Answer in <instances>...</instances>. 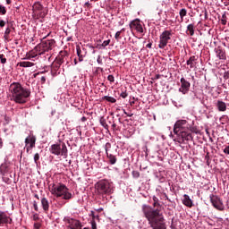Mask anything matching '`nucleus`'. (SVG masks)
Here are the masks:
<instances>
[{"mask_svg": "<svg viewBox=\"0 0 229 229\" xmlns=\"http://www.w3.org/2000/svg\"><path fill=\"white\" fill-rule=\"evenodd\" d=\"M153 207L149 205H142L141 210L144 217L148 221V225L152 229H167L165 226V218L162 214V205L157 196H153Z\"/></svg>", "mask_w": 229, "mask_h": 229, "instance_id": "nucleus-1", "label": "nucleus"}, {"mask_svg": "<svg viewBox=\"0 0 229 229\" xmlns=\"http://www.w3.org/2000/svg\"><path fill=\"white\" fill-rule=\"evenodd\" d=\"M9 92L12 94V101L19 105H24L30 96H31V91L28 89H24L19 82L12 83L9 87Z\"/></svg>", "mask_w": 229, "mask_h": 229, "instance_id": "nucleus-2", "label": "nucleus"}, {"mask_svg": "<svg viewBox=\"0 0 229 229\" xmlns=\"http://www.w3.org/2000/svg\"><path fill=\"white\" fill-rule=\"evenodd\" d=\"M50 192L53 196H55V198H62L63 199H72V193L69 191V188H67L65 184H52L50 187Z\"/></svg>", "mask_w": 229, "mask_h": 229, "instance_id": "nucleus-3", "label": "nucleus"}, {"mask_svg": "<svg viewBox=\"0 0 229 229\" xmlns=\"http://www.w3.org/2000/svg\"><path fill=\"white\" fill-rule=\"evenodd\" d=\"M95 189L100 198H106V196H110L114 192V186L108 180L98 181L95 184Z\"/></svg>", "mask_w": 229, "mask_h": 229, "instance_id": "nucleus-4", "label": "nucleus"}, {"mask_svg": "<svg viewBox=\"0 0 229 229\" xmlns=\"http://www.w3.org/2000/svg\"><path fill=\"white\" fill-rule=\"evenodd\" d=\"M55 44L56 41L55 39L44 40L36 47V51L38 55H46V53H49L55 47Z\"/></svg>", "mask_w": 229, "mask_h": 229, "instance_id": "nucleus-5", "label": "nucleus"}, {"mask_svg": "<svg viewBox=\"0 0 229 229\" xmlns=\"http://www.w3.org/2000/svg\"><path fill=\"white\" fill-rule=\"evenodd\" d=\"M67 145H65V143H56L50 147V153H52V155H55L56 157L61 155V157H67Z\"/></svg>", "mask_w": 229, "mask_h": 229, "instance_id": "nucleus-6", "label": "nucleus"}, {"mask_svg": "<svg viewBox=\"0 0 229 229\" xmlns=\"http://www.w3.org/2000/svg\"><path fill=\"white\" fill-rule=\"evenodd\" d=\"M173 35L172 30H165L159 36V49H165L167 44H169V40H171V36Z\"/></svg>", "mask_w": 229, "mask_h": 229, "instance_id": "nucleus-7", "label": "nucleus"}, {"mask_svg": "<svg viewBox=\"0 0 229 229\" xmlns=\"http://www.w3.org/2000/svg\"><path fill=\"white\" fill-rule=\"evenodd\" d=\"M209 199L214 208H216V210H219L220 212L225 210V204H223V199H221V198H219L217 195L211 194L209 196Z\"/></svg>", "mask_w": 229, "mask_h": 229, "instance_id": "nucleus-8", "label": "nucleus"}, {"mask_svg": "<svg viewBox=\"0 0 229 229\" xmlns=\"http://www.w3.org/2000/svg\"><path fill=\"white\" fill-rule=\"evenodd\" d=\"M189 130V123L187 120H178L174 125V133L178 135L180 131Z\"/></svg>", "mask_w": 229, "mask_h": 229, "instance_id": "nucleus-9", "label": "nucleus"}, {"mask_svg": "<svg viewBox=\"0 0 229 229\" xmlns=\"http://www.w3.org/2000/svg\"><path fill=\"white\" fill-rule=\"evenodd\" d=\"M64 223L69 224L68 228L70 229H81V222L80 220L66 216L64 218Z\"/></svg>", "mask_w": 229, "mask_h": 229, "instance_id": "nucleus-10", "label": "nucleus"}, {"mask_svg": "<svg viewBox=\"0 0 229 229\" xmlns=\"http://www.w3.org/2000/svg\"><path fill=\"white\" fill-rule=\"evenodd\" d=\"M176 135L181 139V141L179 140L180 143H183L185 142V140H194V137H192V133H191V131H189V129L185 131H181Z\"/></svg>", "mask_w": 229, "mask_h": 229, "instance_id": "nucleus-11", "label": "nucleus"}, {"mask_svg": "<svg viewBox=\"0 0 229 229\" xmlns=\"http://www.w3.org/2000/svg\"><path fill=\"white\" fill-rule=\"evenodd\" d=\"M33 13L37 15L38 17H46V13H42V10H44V5L40 4V2H35L32 5Z\"/></svg>", "mask_w": 229, "mask_h": 229, "instance_id": "nucleus-12", "label": "nucleus"}, {"mask_svg": "<svg viewBox=\"0 0 229 229\" xmlns=\"http://www.w3.org/2000/svg\"><path fill=\"white\" fill-rule=\"evenodd\" d=\"M129 26L131 31L135 30L136 31H138V33H144V29L142 28V23H140V19L133 20L132 21H131Z\"/></svg>", "mask_w": 229, "mask_h": 229, "instance_id": "nucleus-13", "label": "nucleus"}, {"mask_svg": "<svg viewBox=\"0 0 229 229\" xmlns=\"http://www.w3.org/2000/svg\"><path fill=\"white\" fill-rule=\"evenodd\" d=\"M191 90V82H189L185 78H181V87L179 88V92L182 94H189Z\"/></svg>", "mask_w": 229, "mask_h": 229, "instance_id": "nucleus-14", "label": "nucleus"}, {"mask_svg": "<svg viewBox=\"0 0 229 229\" xmlns=\"http://www.w3.org/2000/svg\"><path fill=\"white\" fill-rule=\"evenodd\" d=\"M111 148H112V144L110 142L106 143L105 150L106 153V157H107L111 165H114L117 162V157H115V156L108 153V151L111 149Z\"/></svg>", "mask_w": 229, "mask_h": 229, "instance_id": "nucleus-15", "label": "nucleus"}, {"mask_svg": "<svg viewBox=\"0 0 229 229\" xmlns=\"http://www.w3.org/2000/svg\"><path fill=\"white\" fill-rule=\"evenodd\" d=\"M55 60L62 65V64H69V53L67 51H61L56 56Z\"/></svg>", "mask_w": 229, "mask_h": 229, "instance_id": "nucleus-16", "label": "nucleus"}, {"mask_svg": "<svg viewBox=\"0 0 229 229\" xmlns=\"http://www.w3.org/2000/svg\"><path fill=\"white\" fill-rule=\"evenodd\" d=\"M76 53L78 56L79 62H83V58L87 56V49L85 47H81L79 45L76 46Z\"/></svg>", "mask_w": 229, "mask_h": 229, "instance_id": "nucleus-17", "label": "nucleus"}, {"mask_svg": "<svg viewBox=\"0 0 229 229\" xmlns=\"http://www.w3.org/2000/svg\"><path fill=\"white\" fill-rule=\"evenodd\" d=\"M12 225V218L8 216L4 211H0V226H4V225Z\"/></svg>", "mask_w": 229, "mask_h": 229, "instance_id": "nucleus-18", "label": "nucleus"}, {"mask_svg": "<svg viewBox=\"0 0 229 229\" xmlns=\"http://www.w3.org/2000/svg\"><path fill=\"white\" fill-rule=\"evenodd\" d=\"M215 51L219 60H226V51L222 47H217Z\"/></svg>", "mask_w": 229, "mask_h": 229, "instance_id": "nucleus-19", "label": "nucleus"}, {"mask_svg": "<svg viewBox=\"0 0 229 229\" xmlns=\"http://www.w3.org/2000/svg\"><path fill=\"white\" fill-rule=\"evenodd\" d=\"M37 142V138L35 136H29L25 139V144L28 146L30 144V148H35V143Z\"/></svg>", "mask_w": 229, "mask_h": 229, "instance_id": "nucleus-20", "label": "nucleus"}, {"mask_svg": "<svg viewBox=\"0 0 229 229\" xmlns=\"http://www.w3.org/2000/svg\"><path fill=\"white\" fill-rule=\"evenodd\" d=\"M60 67H62V64L56 59H55V61L52 63V65H51V72L53 74H56Z\"/></svg>", "mask_w": 229, "mask_h": 229, "instance_id": "nucleus-21", "label": "nucleus"}, {"mask_svg": "<svg viewBox=\"0 0 229 229\" xmlns=\"http://www.w3.org/2000/svg\"><path fill=\"white\" fill-rule=\"evenodd\" d=\"M182 204L185 205V207H188L189 208H192V199H191V197H189V195H183Z\"/></svg>", "mask_w": 229, "mask_h": 229, "instance_id": "nucleus-22", "label": "nucleus"}, {"mask_svg": "<svg viewBox=\"0 0 229 229\" xmlns=\"http://www.w3.org/2000/svg\"><path fill=\"white\" fill-rule=\"evenodd\" d=\"M198 61V57L196 55H192L186 62L187 65H190V69H194L196 67V62Z\"/></svg>", "mask_w": 229, "mask_h": 229, "instance_id": "nucleus-23", "label": "nucleus"}, {"mask_svg": "<svg viewBox=\"0 0 229 229\" xmlns=\"http://www.w3.org/2000/svg\"><path fill=\"white\" fill-rule=\"evenodd\" d=\"M41 207L44 212H49V200L46 197L41 199Z\"/></svg>", "mask_w": 229, "mask_h": 229, "instance_id": "nucleus-24", "label": "nucleus"}, {"mask_svg": "<svg viewBox=\"0 0 229 229\" xmlns=\"http://www.w3.org/2000/svg\"><path fill=\"white\" fill-rule=\"evenodd\" d=\"M216 106L219 112H226V103L221 100H218L216 103Z\"/></svg>", "mask_w": 229, "mask_h": 229, "instance_id": "nucleus-25", "label": "nucleus"}, {"mask_svg": "<svg viewBox=\"0 0 229 229\" xmlns=\"http://www.w3.org/2000/svg\"><path fill=\"white\" fill-rule=\"evenodd\" d=\"M41 55L38 54V52L37 51V47H35V48L29 52V55H28V60L31 59V58H37V56H40Z\"/></svg>", "mask_w": 229, "mask_h": 229, "instance_id": "nucleus-26", "label": "nucleus"}, {"mask_svg": "<svg viewBox=\"0 0 229 229\" xmlns=\"http://www.w3.org/2000/svg\"><path fill=\"white\" fill-rule=\"evenodd\" d=\"M10 33H12V29L10 28V25H8L4 34V40H10Z\"/></svg>", "mask_w": 229, "mask_h": 229, "instance_id": "nucleus-27", "label": "nucleus"}, {"mask_svg": "<svg viewBox=\"0 0 229 229\" xmlns=\"http://www.w3.org/2000/svg\"><path fill=\"white\" fill-rule=\"evenodd\" d=\"M18 65L20 67H33V65H35V64L31 63V62H20V63H18Z\"/></svg>", "mask_w": 229, "mask_h": 229, "instance_id": "nucleus-28", "label": "nucleus"}, {"mask_svg": "<svg viewBox=\"0 0 229 229\" xmlns=\"http://www.w3.org/2000/svg\"><path fill=\"white\" fill-rule=\"evenodd\" d=\"M103 101H108V103H116L117 99L110 96H104L102 98Z\"/></svg>", "mask_w": 229, "mask_h": 229, "instance_id": "nucleus-29", "label": "nucleus"}, {"mask_svg": "<svg viewBox=\"0 0 229 229\" xmlns=\"http://www.w3.org/2000/svg\"><path fill=\"white\" fill-rule=\"evenodd\" d=\"M179 15L181 18V22H183V17L187 16V9H185V8L181 9L179 12Z\"/></svg>", "mask_w": 229, "mask_h": 229, "instance_id": "nucleus-30", "label": "nucleus"}, {"mask_svg": "<svg viewBox=\"0 0 229 229\" xmlns=\"http://www.w3.org/2000/svg\"><path fill=\"white\" fill-rule=\"evenodd\" d=\"M227 21H228V17L226 16V12H225L222 14V18L220 19V22H221V24H223V26H226Z\"/></svg>", "mask_w": 229, "mask_h": 229, "instance_id": "nucleus-31", "label": "nucleus"}, {"mask_svg": "<svg viewBox=\"0 0 229 229\" xmlns=\"http://www.w3.org/2000/svg\"><path fill=\"white\" fill-rule=\"evenodd\" d=\"M187 31H189L191 37H194V24H189L187 26Z\"/></svg>", "mask_w": 229, "mask_h": 229, "instance_id": "nucleus-32", "label": "nucleus"}, {"mask_svg": "<svg viewBox=\"0 0 229 229\" xmlns=\"http://www.w3.org/2000/svg\"><path fill=\"white\" fill-rule=\"evenodd\" d=\"M100 124L103 126V128H105V130H108V124L106 123L105 117L100 118Z\"/></svg>", "mask_w": 229, "mask_h": 229, "instance_id": "nucleus-33", "label": "nucleus"}, {"mask_svg": "<svg viewBox=\"0 0 229 229\" xmlns=\"http://www.w3.org/2000/svg\"><path fill=\"white\" fill-rule=\"evenodd\" d=\"M0 15H6V7L0 5Z\"/></svg>", "mask_w": 229, "mask_h": 229, "instance_id": "nucleus-34", "label": "nucleus"}, {"mask_svg": "<svg viewBox=\"0 0 229 229\" xmlns=\"http://www.w3.org/2000/svg\"><path fill=\"white\" fill-rule=\"evenodd\" d=\"M121 32L120 31H117L114 35V38L115 40H121L123 38V37H121Z\"/></svg>", "mask_w": 229, "mask_h": 229, "instance_id": "nucleus-35", "label": "nucleus"}, {"mask_svg": "<svg viewBox=\"0 0 229 229\" xmlns=\"http://www.w3.org/2000/svg\"><path fill=\"white\" fill-rule=\"evenodd\" d=\"M38 160H40V155L38 153H36L34 155V162H35V164H38Z\"/></svg>", "mask_w": 229, "mask_h": 229, "instance_id": "nucleus-36", "label": "nucleus"}, {"mask_svg": "<svg viewBox=\"0 0 229 229\" xmlns=\"http://www.w3.org/2000/svg\"><path fill=\"white\" fill-rule=\"evenodd\" d=\"M189 131L191 133H198V129H196V127H190L189 126Z\"/></svg>", "mask_w": 229, "mask_h": 229, "instance_id": "nucleus-37", "label": "nucleus"}, {"mask_svg": "<svg viewBox=\"0 0 229 229\" xmlns=\"http://www.w3.org/2000/svg\"><path fill=\"white\" fill-rule=\"evenodd\" d=\"M0 62L1 64H6V57H4V55H0Z\"/></svg>", "mask_w": 229, "mask_h": 229, "instance_id": "nucleus-38", "label": "nucleus"}, {"mask_svg": "<svg viewBox=\"0 0 229 229\" xmlns=\"http://www.w3.org/2000/svg\"><path fill=\"white\" fill-rule=\"evenodd\" d=\"M133 178H139L140 176V173L139 171H132Z\"/></svg>", "mask_w": 229, "mask_h": 229, "instance_id": "nucleus-39", "label": "nucleus"}, {"mask_svg": "<svg viewBox=\"0 0 229 229\" xmlns=\"http://www.w3.org/2000/svg\"><path fill=\"white\" fill-rule=\"evenodd\" d=\"M107 80L111 83H114L115 81V78L114 77V75H108Z\"/></svg>", "mask_w": 229, "mask_h": 229, "instance_id": "nucleus-40", "label": "nucleus"}, {"mask_svg": "<svg viewBox=\"0 0 229 229\" xmlns=\"http://www.w3.org/2000/svg\"><path fill=\"white\" fill-rule=\"evenodd\" d=\"M109 44H110V39L105 40V41L101 44V47H106V46H108Z\"/></svg>", "mask_w": 229, "mask_h": 229, "instance_id": "nucleus-41", "label": "nucleus"}, {"mask_svg": "<svg viewBox=\"0 0 229 229\" xmlns=\"http://www.w3.org/2000/svg\"><path fill=\"white\" fill-rule=\"evenodd\" d=\"M91 228L92 229H98V225L96 224V220L91 221Z\"/></svg>", "mask_w": 229, "mask_h": 229, "instance_id": "nucleus-42", "label": "nucleus"}, {"mask_svg": "<svg viewBox=\"0 0 229 229\" xmlns=\"http://www.w3.org/2000/svg\"><path fill=\"white\" fill-rule=\"evenodd\" d=\"M33 208H34V210H36V212H38V204H37V201L33 202Z\"/></svg>", "mask_w": 229, "mask_h": 229, "instance_id": "nucleus-43", "label": "nucleus"}, {"mask_svg": "<svg viewBox=\"0 0 229 229\" xmlns=\"http://www.w3.org/2000/svg\"><path fill=\"white\" fill-rule=\"evenodd\" d=\"M120 96H121V98H123V99H126V98H128V93H126V91H124V92H122Z\"/></svg>", "mask_w": 229, "mask_h": 229, "instance_id": "nucleus-44", "label": "nucleus"}, {"mask_svg": "<svg viewBox=\"0 0 229 229\" xmlns=\"http://www.w3.org/2000/svg\"><path fill=\"white\" fill-rule=\"evenodd\" d=\"M4 26H6V21L0 20V28H4Z\"/></svg>", "mask_w": 229, "mask_h": 229, "instance_id": "nucleus-45", "label": "nucleus"}, {"mask_svg": "<svg viewBox=\"0 0 229 229\" xmlns=\"http://www.w3.org/2000/svg\"><path fill=\"white\" fill-rule=\"evenodd\" d=\"M40 83H41V85H44V83H46V77L45 76L41 77Z\"/></svg>", "mask_w": 229, "mask_h": 229, "instance_id": "nucleus-46", "label": "nucleus"}, {"mask_svg": "<svg viewBox=\"0 0 229 229\" xmlns=\"http://www.w3.org/2000/svg\"><path fill=\"white\" fill-rule=\"evenodd\" d=\"M224 153H225V155H229V146L225 147Z\"/></svg>", "mask_w": 229, "mask_h": 229, "instance_id": "nucleus-47", "label": "nucleus"}, {"mask_svg": "<svg viewBox=\"0 0 229 229\" xmlns=\"http://www.w3.org/2000/svg\"><path fill=\"white\" fill-rule=\"evenodd\" d=\"M9 27L11 29V31H15V27L13 26V23L9 24Z\"/></svg>", "mask_w": 229, "mask_h": 229, "instance_id": "nucleus-48", "label": "nucleus"}, {"mask_svg": "<svg viewBox=\"0 0 229 229\" xmlns=\"http://www.w3.org/2000/svg\"><path fill=\"white\" fill-rule=\"evenodd\" d=\"M34 228L40 229V224H38V223L34 224Z\"/></svg>", "mask_w": 229, "mask_h": 229, "instance_id": "nucleus-49", "label": "nucleus"}, {"mask_svg": "<svg viewBox=\"0 0 229 229\" xmlns=\"http://www.w3.org/2000/svg\"><path fill=\"white\" fill-rule=\"evenodd\" d=\"M33 220H34V221H38V215L35 214V215L33 216Z\"/></svg>", "mask_w": 229, "mask_h": 229, "instance_id": "nucleus-50", "label": "nucleus"}, {"mask_svg": "<svg viewBox=\"0 0 229 229\" xmlns=\"http://www.w3.org/2000/svg\"><path fill=\"white\" fill-rule=\"evenodd\" d=\"M91 217H92V221H95L96 215H94V211H91Z\"/></svg>", "mask_w": 229, "mask_h": 229, "instance_id": "nucleus-51", "label": "nucleus"}, {"mask_svg": "<svg viewBox=\"0 0 229 229\" xmlns=\"http://www.w3.org/2000/svg\"><path fill=\"white\" fill-rule=\"evenodd\" d=\"M152 46H153V43H148L147 44L146 47H148V49H151Z\"/></svg>", "mask_w": 229, "mask_h": 229, "instance_id": "nucleus-52", "label": "nucleus"}, {"mask_svg": "<svg viewBox=\"0 0 229 229\" xmlns=\"http://www.w3.org/2000/svg\"><path fill=\"white\" fill-rule=\"evenodd\" d=\"M161 77H162V75L157 74L156 77H155V80H160Z\"/></svg>", "mask_w": 229, "mask_h": 229, "instance_id": "nucleus-53", "label": "nucleus"}, {"mask_svg": "<svg viewBox=\"0 0 229 229\" xmlns=\"http://www.w3.org/2000/svg\"><path fill=\"white\" fill-rule=\"evenodd\" d=\"M205 158H206L207 164H208V158H209L208 153L206 155Z\"/></svg>", "mask_w": 229, "mask_h": 229, "instance_id": "nucleus-54", "label": "nucleus"}, {"mask_svg": "<svg viewBox=\"0 0 229 229\" xmlns=\"http://www.w3.org/2000/svg\"><path fill=\"white\" fill-rule=\"evenodd\" d=\"M33 148H31V147H30V146H28L27 148H26V151H27V153H30V149H32Z\"/></svg>", "mask_w": 229, "mask_h": 229, "instance_id": "nucleus-55", "label": "nucleus"}, {"mask_svg": "<svg viewBox=\"0 0 229 229\" xmlns=\"http://www.w3.org/2000/svg\"><path fill=\"white\" fill-rule=\"evenodd\" d=\"M85 6H87V8H89V6H90V3L86 2V3H85Z\"/></svg>", "mask_w": 229, "mask_h": 229, "instance_id": "nucleus-56", "label": "nucleus"}, {"mask_svg": "<svg viewBox=\"0 0 229 229\" xmlns=\"http://www.w3.org/2000/svg\"><path fill=\"white\" fill-rule=\"evenodd\" d=\"M112 128H113L114 130H115V128H117V124L113 123V124H112Z\"/></svg>", "mask_w": 229, "mask_h": 229, "instance_id": "nucleus-57", "label": "nucleus"}, {"mask_svg": "<svg viewBox=\"0 0 229 229\" xmlns=\"http://www.w3.org/2000/svg\"><path fill=\"white\" fill-rule=\"evenodd\" d=\"M0 148H3V139L0 138Z\"/></svg>", "mask_w": 229, "mask_h": 229, "instance_id": "nucleus-58", "label": "nucleus"}, {"mask_svg": "<svg viewBox=\"0 0 229 229\" xmlns=\"http://www.w3.org/2000/svg\"><path fill=\"white\" fill-rule=\"evenodd\" d=\"M81 121H82V123H85V121H87V117L83 116V117L81 118Z\"/></svg>", "mask_w": 229, "mask_h": 229, "instance_id": "nucleus-59", "label": "nucleus"}, {"mask_svg": "<svg viewBox=\"0 0 229 229\" xmlns=\"http://www.w3.org/2000/svg\"><path fill=\"white\" fill-rule=\"evenodd\" d=\"M205 19H208V13L205 11Z\"/></svg>", "mask_w": 229, "mask_h": 229, "instance_id": "nucleus-60", "label": "nucleus"}, {"mask_svg": "<svg viewBox=\"0 0 229 229\" xmlns=\"http://www.w3.org/2000/svg\"><path fill=\"white\" fill-rule=\"evenodd\" d=\"M121 33H124V31H126V29H122L121 30H119Z\"/></svg>", "mask_w": 229, "mask_h": 229, "instance_id": "nucleus-61", "label": "nucleus"}, {"mask_svg": "<svg viewBox=\"0 0 229 229\" xmlns=\"http://www.w3.org/2000/svg\"><path fill=\"white\" fill-rule=\"evenodd\" d=\"M34 198H36L37 199H40V198L38 197V194H35Z\"/></svg>", "mask_w": 229, "mask_h": 229, "instance_id": "nucleus-62", "label": "nucleus"}, {"mask_svg": "<svg viewBox=\"0 0 229 229\" xmlns=\"http://www.w3.org/2000/svg\"><path fill=\"white\" fill-rule=\"evenodd\" d=\"M97 62H98V64H101V57H98Z\"/></svg>", "mask_w": 229, "mask_h": 229, "instance_id": "nucleus-63", "label": "nucleus"}, {"mask_svg": "<svg viewBox=\"0 0 229 229\" xmlns=\"http://www.w3.org/2000/svg\"><path fill=\"white\" fill-rule=\"evenodd\" d=\"M6 3H7L8 4H12V0H6Z\"/></svg>", "mask_w": 229, "mask_h": 229, "instance_id": "nucleus-64", "label": "nucleus"}]
</instances>
